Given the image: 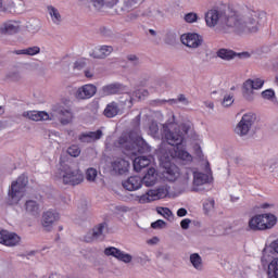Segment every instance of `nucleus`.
Wrapping results in <instances>:
<instances>
[{"label": "nucleus", "mask_w": 278, "mask_h": 278, "mask_svg": "<svg viewBox=\"0 0 278 278\" xmlns=\"http://www.w3.org/2000/svg\"><path fill=\"white\" fill-rule=\"evenodd\" d=\"M204 18L207 27H217L222 34L229 31L255 34L260 30V15L255 11H248L241 15L215 7L205 13Z\"/></svg>", "instance_id": "nucleus-1"}, {"label": "nucleus", "mask_w": 278, "mask_h": 278, "mask_svg": "<svg viewBox=\"0 0 278 278\" xmlns=\"http://www.w3.org/2000/svg\"><path fill=\"white\" fill-rule=\"evenodd\" d=\"M60 166L55 173V179L64 184V186H79L84 184V172L79 168V165H74L73 162L66 157L61 156Z\"/></svg>", "instance_id": "nucleus-2"}, {"label": "nucleus", "mask_w": 278, "mask_h": 278, "mask_svg": "<svg viewBox=\"0 0 278 278\" xmlns=\"http://www.w3.org/2000/svg\"><path fill=\"white\" fill-rule=\"evenodd\" d=\"M188 131H190V126L186 124H181L177 127L175 115H172V118L162 125V136L170 147L177 148L184 144Z\"/></svg>", "instance_id": "nucleus-3"}, {"label": "nucleus", "mask_w": 278, "mask_h": 278, "mask_svg": "<svg viewBox=\"0 0 278 278\" xmlns=\"http://www.w3.org/2000/svg\"><path fill=\"white\" fill-rule=\"evenodd\" d=\"M119 144L126 149V151H130L131 155H138V153H149L151 148L147 144V141L142 139L140 136H136L134 132L127 136H123L119 138Z\"/></svg>", "instance_id": "nucleus-4"}, {"label": "nucleus", "mask_w": 278, "mask_h": 278, "mask_svg": "<svg viewBox=\"0 0 278 278\" xmlns=\"http://www.w3.org/2000/svg\"><path fill=\"white\" fill-rule=\"evenodd\" d=\"M277 225V217L270 213L258 214L250 218L248 229L250 231H266Z\"/></svg>", "instance_id": "nucleus-5"}, {"label": "nucleus", "mask_w": 278, "mask_h": 278, "mask_svg": "<svg viewBox=\"0 0 278 278\" xmlns=\"http://www.w3.org/2000/svg\"><path fill=\"white\" fill-rule=\"evenodd\" d=\"M27 188V179L24 176L18 177L11 184L8 194V203L10 205H18V202L25 197Z\"/></svg>", "instance_id": "nucleus-6"}, {"label": "nucleus", "mask_w": 278, "mask_h": 278, "mask_svg": "<svg viewBox=\"0 0 278 278\" xmlns=\"http://www.w3.org/2000/svg\"><path fill=\"white\" fill-rule=\"evenodd\" d=\"M264 87V79L255 78L248 79L242 85V94L245 101L255 100V90H260Z\"/></svg>", "instance_id": "nucleus-7"}, {"label": "nucleus", "mask_w": 278, "mask_h": 278, "mask_svg": "<svg viewBox=\"0 0 278 278\" xmlns=\"http://www.w3.org/2000/svg\"><path fill=\"white\" fill-rule=\"evenodd\" d=\"M161 162L163 166V178L165 181L175 182L181 176V170L177 167V165L169 163L168 160L164 162V159L161 156Z\"/></svg>", "instance_id": "nucleus-8"}, {"label": "nucleus", "mask_w": 278, "mask_h": 278, "mask_svg": "<svg viewBox=\"0 0 278 278\" xmlns=\"http://www.w3.org/2000/svg\"><path fill=\"white\" fill-rule=\"evenodd\" d=\"M253 123H255V115H253V113L244 114L237 124L235 134H237V136H248L249 131H251V127H253Z\"/></svg>", "instance_id": "nucleus-9"}, {"label": "nucleus", "mask_w": 278, "mask_h": 278, "mask_svg": "<svg viewBox=\"0 0 278 278\" xmlns=\"http://www.w3.org/2000/svg\"><path fill=\"white\" fill-rule=\"evenodd\" d=\"M104 255H106V257H115V260H118V262H123L124 264H131L134 260L131 254H127L115 247L105 248Z\"/></svg>", "instance_id": "nucleus-10"}, {"label": "nucleus", "mask_w": 278, "mask_h": 278, "mask_svg": "<svg viewBox=\"0 0 278 278\" xmlns=\"http://www.w3.org/2000/svg\"><path fill=\"white\" fill-rule=\"evenodd\" d=\"M111 53H114V47L110 45H101L89 50V56L93 60H105Z\"/></svg>", "instance_id": "nucleus-11"}, {"label": "nucleus", "mask_w": 278, "mask_h": 278, "mask_svg": "<svg viewBox=\"0 0 278 278\" xmlns=\"http://www.w3.org/2000/svg\"><path fill=\"white\" fill-rule=\"evenodd\" d=\"M180 41L189 49H199L203 45V37L197 33H188L180 36Z\"/></svg>", "instance_id": "nucleus-12"}, {"label": "nucleus", "mask_w": 278, "mask_h": 278, "mask_svg": "<svg viewBox=\"0 0 278 278\" xmlns=\"http://www.w3.org/2000/svg\"><path fill=\"white\" fill-rule=\"evenodd\" d=\"M54 115L53 121L55 118H59L61 125H68L71 121H73V112L68 109H65L64 106H54L53 113H50Z\"/></svg>", "instance_id": "nucleus-13"}, {"label": "nucleus", "mask_w": 278, "mask_h": 278, "mask_svg": "<svg viewBox=\"0 0 278 278\" xmlns=\"http://www.w3.org/2000/svg\"><path fill=\"white\" fill-rule=\"evenodd\" d=\"M60 220V213L55 211H46L42 213L41 225L46 231H51L53 224Z\"/></svg>", "instance_id": "nucleus-14"}, {"label": "nucleus", "mask_w": 278, "mask_h": 278, "mask_svg": "<svg viewBox=\"0 0 278 278\" xmlns=\"http://www.w3.org/2000/svg\"><path fill=\"white\" fill-rule=\"evenodd\" d=\"M21 242V237L15 232L0 229V244L4 247H16Z\"/></svg>", "instance_id": "nucleus-15"}, {"label": "nucleus", "mask_w": 278, "mask_h": 278, "mask_svg": "<svg viewBox=\"0 0 278 278\" xmlns=\"http://www.w3.org/2000/svg\"><path fill=\"white\" fill-rule=\"evenodd\" d=\"M96 94H97V86L92 84H88L77 89L76 99H79V100L92 99V97Z\"/></svg>", "instance_id": "nucleus-16"}, {"label": "nucleus", "mask_w": 278, "mask_h": 278, "mask_svg": "<svg viewBox=\"0 0 278 278\" xmlns=\"http://www.w3.org/2000/svg\"><path fill=\"white\" fill-rule=\"evenodd\" d=\"M24 118L29 121H53L54 115L45 111H27L23 113Z\"/></svg>", "instance_id": "nucleus-17"}, {"label": "nucleus", "mask_w": 278, "mask_h": 278, "mask_svg": "<svg viewBox=\"0 0 278 278\" xmlns=\"http://www.w3.org/2000/svg\"><path fill=\"white\" fill-rule=\"evenodd\" d=\"M111 170L114 175H125L129 170V161L125 159H116L111 163Z\"/></svg>", "instance_id": "nucleus-18"}, {"label": "nucleus", "mask_w": 278, "mask_h": 278, "mask_svg": "<svg viewBox=\"0 0 278 278\" xmlns=\"http://www.w3.org/2000/svg\"><path fill=\"white\" fill-rule=\"evenodd\" d=\"M89 3L97 12H105L114 8L118 3V0H89Z\"/></svg>", "instance_id": "nucleus-19"}, {"label": "nucleus", "mask_w": 278, "mask_h": 278, "mask_svg": "<svg viewBox=\"0 0 278 278\" xmlns=\"http://www.w3.org/2000/svg\"><path fill=\"white\" fill-rule=\"evenodd\" d=\"M103 224H100L98 226H94L91 230H89L85 237L84 242H94V240H100V238H103Z\"/></svg>", "instance_id": "nucleus-20"}, {"label": "nucleus", "mask_w": 278, "mask_h": 278, "mask_svg": "<svg viewBox=\"0 0 278 278\" xmlns=\"http://www.w3.org/2000/svg\"><path fill=\"white\" fill-rule=\"evenodd\" d=\"M122 185L125 190L134 192V190H140V188H142V178L139 176H130L127 180H124Z\"/></svg>", "instance_id": "nucleus-21"}, {"label": "nucleus", "mask_w": 278, "mask_h": 278, "mask_svg": "<svg viewBox=\"0 0 278 278\" xmlns=\"http://www.w3.org/2000/svg\"><path fill=\"white\" fill-rule=\"evenodd\" d=\"M21 31V24L18 22H7L0 26V34L12 36Z\"/></svg>", "instance_id": "nucleus-22"}, {"label": "nucleus", "mask_w": 278, "mask_h": 278, "mask_svg": "<svg viewBox=\"0 0 278 278\" xmlns=\"http://www.w3.org/2000/svg\"><path fill=\"white\" fill-rule=\"evenodd\" d=\"M277 258L276 252L273 251V248H264L261 256V263L264 268H268V264L275 262Z\"/></svg>", "instance_id": "nucleus-23"}, {"label": "nucleus", "mask_w": 278, "mask_h": 278, "mask_svg": "<svg viewBox=\"0 0 278 278\" xmlns=\"http://www.w3.org/2000/svg\"><path fill=\"white\" fill-rule=\"evenodd\" d=\"M178 179L179 180L175 186V190L178 194H184V192L188 190V186L190 184V174L186 172L185 174H181Z\"/></svg>", "instance_id": "nucleus-24"}, {"label": "nucleus", "mask_w": 278, "mask_h": 278, "mask_svg": "<svg viewBox=\"0 0 278 278\" xmlns=\"http://www.w3.org/2000/svg\"><path fill=\"white\" fill-rule=\"evenodd\" d=\"M103 136V131L97 130V131H89V132H83L78 136V140L80 142H96V140H101V137Z\"/></svg>", "instance_id": "nucleus-25"}, {"label": "nucleus", "mask_w": 278, "mask_h": 278, "mask_svg": "<svg viewBox=\"0 0 278 278\" xmlns=\"http://www.w3.org/2000/svg\"><path fill=\"white\" fill-rule=\"evenodd\" d=\"M170 155L176 160L185 162V164H190V162H192V155L188 153V151L179 149V147L174 149Z\"/></svg>", "instance_id": "nucleus-26"}, {"label": "nucleus", "mask_w": 278, "mask_h": 278, "mask_svg": "<svg viewBox=\"0 0 278 278\" xmlns=\"http://www.w3.org/2000/svg\"><path fill=\"white\" fill-rule=\"evenodd\" d=\"M141 181L148 188L151 186H155V182L157 181V174L155 173V168L153 167L149 168L147 174L141 179Z\"/></svg>", "instance_id": "nucleus-27"}, {"label": "nucleus", "mask_w": 278, "mask_h": 278, "mask_svg": "<svg viewBox=\"0 0 278 278\" xmlns=\"http://www.w3.org/2000/svg\"><path fill=\"white\" fill-rule=\"evenodd\" d=\"M170 192V187L161 186L156 189H151V194L154 198V201H160V199H166Z\"/></svg>", "instance_id": "nucleus-28"}, {"label": "nucleus", "mask_w": 278, "mask_h": 278, "mask_svg": "<svg viewBox=\"0 0 278 278\" xmlns=\"http://www.w3.org/2000/svg\"><path fill=\"white\" fill-rule=\"evenodd\" d=\"M217 58L224 60L225 62H231L235 58H238V53L233 50L222 48L216 52Z\"/></svg>", "instance_id": "nucleus-29"}, {"label": "nucleus", "mask_w": 278, "mask_h": 278, "mask_svg": "<svg viewBox=\"0 0 278 278\" xmlns=\"http://www.w3.org/2000/svg\"><path fill=\"white\" fill-rule=\"evenodd\" d=\"M119 112L121 108H118V104L116 102H111L104 109L103 114L106 118H114V116H118Z\"/></svg>", "instance_id": "nucleus-30"}, {"label": "nucleus", "mask_w": 278, "mask_h": 278, "mask_svg": "<svg viewBox=\"0 0 278 278\" xmlns=\"http://www.w3.org/2000/svg\"><path fill=\"white\" fill-rule=\"evenodd\" d=\"M149 164H151V159L147 156H138L134 160V169L137 173H140V170H142V168H147Z\"/></svg>", "instance_id": "nucleus-31"}, {"label": "nucleus", "mask_w": 278, "mask_h": 278, "mask_svg": "<svg viewBox=\"0 0 278 278\" xmlns=\"http://www.w3.org/2000/svg\"><path fill=\"white\" fill-rule=\"evenodd\" d=\"M25 211L31 216H38L40 214V205L34 200H28L25 203Z\"/></svg>", "instance_id": "nucleus-32"}, {"label": "nucleus", "mask_w": 278, "mask_h": 278, "mask_svg": "<svg viewBox=\"0 0 278 278\" xmlns=\"http://www.w3.org/2000/svg\"><path fill=\"white\" fill-rule=\"evenodd\" d=\"M210 179V176L206 174L194 172L193 173V186H204V184H207Z\"/></svg>", "instance_id": "nucleus-33"}, {"label": "nucleus", "mask_w": 278, "mask_h": 278, "mask_svg": "<svg viewBox=\"0 0 278 278\" xmlns=\"http://www.w3.org/2000/svg\"><path fill=\"white\" fill-rule=\"evenodd\" d=\"M15 55H38L40 53V47L34 46L22 50H15Z\"/></svg>", "instance_id": "nucleus-34"}, {"label": "nucleus", "mask_w": 278, "mask_h": 278, "mask_svg": "<svg viewBox=\"0 0 278 278\" xmlns=\"http://www.w3.org/2000/svg\"><path fill=\"white\" fill-rule=\"evenodd\" d=\"M190 263L192 264L195 270H203V258L199 253H193L189 256Z\"/></svg>", "instance_id": "nucleus-35"}, {"label": "nucleus", "mask_w": 278, "mask_h": 278, "mask_svg": "<svg viewBox=\"0 0 278 278\" xmlns=\"http://www.w3.org/2000/svg\"><path fill=\"white\" fill-rule=\"evenodd\" d=\"M118 92H121L119 84H111L102 88V93L105 94L106 97L110 94H118Z\"/></svg>", "instance_id": "nucleus-36"}, {"label": "nucleus", "mask_w": 278, "mask_h": 278, "mask_svg": "<svg viewBox=\"0 0 278 278\" xmlns=\"http://www.w3.org/2000/svg\"><path fill=\"white\" fill-rule=\"evenodd\" d=\"M48 13L55 25H60V23H62V15L60 14V11L58 9H55L52 5H49Z\"/></svg>", "instance_id": "nucleus-37"}, {"label": "nucleus", "mask_w": 278, "mask_h": 278, "mask_svg": "<svg viewBox=\"0 0 278 278\" xmlns=\"http://www.w3.org/2000/svg\"><path fill=\"white\" fill-rule=\"evenodd\" d=\"M268 278H278V257L275 258L267 267Z\"/></svg>", "instance_id": "nucleus-38"}, {"label": "nucleus", "mask_w": 278, "mask_h": 278, "mask_svg": "<svg viewBox=\"0 0 278 278\" xmlns=\"http://www.w3.org/2000/svg\"><path fill=\"white\" fill-rule=\"evenodd\" d=\"M98 175L99 172H97V168L89 167L85 173V179L89 181V184H94L97 181Z\"/></svg>", "instance_id": "nucleus-39"}, {"label": "nucleus", "mask_w": 278, "mask_h": 278, "mask_svg": "<svg viewBox=\"0 0 278 278\" xmlns=\"http://www.w3.org/2000/svg\"><path fill=\"white\" fill-rule=\"evenodd\" d=\"M135 201H138V203H151V201H155V199L153 198L151 190H148L142 195H137Z\"/></svg>", "instance_id": "nucleus-40"}, {"label": "nucleus", "mask_w": 278, "mask_h": 278, "mask_svg": "<svg viewBox=\"0 0 278 278\" xmlns=\"http://www.w3.org/2000/svg\"><path fill=\"white\" fill-rule=\"evenodd\" d=\"M66 153L71 157H79L81 155V148L77 144H72L67 148Z\"/></svg>", "instance_id": "nucleus-41"}, {"label": "nucleus", "mask_w": 278, "mask_h": 278, "mask_svg": "<svg viewBox=\"0 0 278 278\" xmlns=\"http://www.w3.org/2000/svg\"><path fill=\"white\" fill-rule=\"evenodd\" d=\"M186 23H197L199 21V15L194 12L187 13L184 17Z\"/></svg>", "instance_id": "nucleus-42"}, {"label": "nucleus", "mask_w": 278, "mask_h": 278, "mask_svg": "<svg viewBox=\"0 0 278 278\" xmlns=\"http://www.w3.org/2000/svg\"><path fill=\"white\" fill-rule=\"evenodd\" d=\"M150 134L153 136V138H160V126H157V123L152 122L150 125Z\"/></svg>", "instance_id": "nucleus-43"}, {"label": "nucleus", "mask_w": 278, "mask_h": 278, "mask_svg": "<svg viewBox=\"0 0 278 278\" xmlns=\"http://www.w3.org/2000/svg\"><path fill=\"white\" fill-rule=\"evenodd\" d=\"M157 213L161 214V216H164V218H168L169 216H173V212L169 211L168 207H160L157 210Z\"/></svg>", "instance_id": "nucleus-44"}, {"label": "nucleus", "mask_w": 278, "mask_h": 278, "mask_svg": "<svg viewBox=\"0 0 278 278\" xmlns=\"http://www.w3.org/2000/svg\"><path fill=\"white\" fill-rule=\"evenodd\" d=\"M7 79H11V81H21V74L18 72H11L7 75Z\"/></svg>", "instance_id": "nucleus-45"}, {"label": "nucleus", "mask_w": 278, "mask_h": 278, "mask_svg": "<svg viewBox=\"0 0 278 278\" xmlns=\"http://www.w3.org/2000/svg\"><path fill=\"white\" fill-rule=\"evenodd\" d=\"M126 59L128 60V62H131L134 66H138V64H140V59L136 54H128Z\"/></svg>", "instance_id": "nucleus-46"}, {"label": "nucleus", "mask_w": 278, "mask_h": 278, "mask_svg": "<svg viewBox=\"0 0 278 278\" xmlns=\"http://www.w3.org/2000/svg\"><path fill=\"white\" fill-rule=\"evenodd\" d=\"M152 229H164L166 227V222L159 219L151 224Z\"/></svg>", "instance_id": "nucleus-47"}, {"label": "nucleus", "mask_w": 278, "mask_h": 278, "mask_svg": "<svg viewBox=\"0 0 278 278\" xmlns=\"http://www.w3.org/2000/svg\"><path fill=\"white\" fill-rule=\"evenodd\" d=\"M261 94H262L263 99L269 100V99H274L275 91L273 89H267V90L263 91Z\"/></svg>", "instance_id": "nucleus-48"}, {"label": "nucleus", "mask_w": 278, "mask_h": 278, "mask_svg": "<svg viewBox=\"0 0 278 278\" xmlns=\"http://www.w3.org/2000/svg\"><path fill=\"white\" fill-rule=\"evenodd\" d=\"M214 205H215L214 200H207L205 202L204 210H205L206 214L212 212V210H214Z\"/></svg>", "instance_id": "nucleus-49"}, {"label": "nucleus", "mask_w": 278, "mask_h": 278, "mask_svg": "<svg viewBox=\"0 0 278 278\" xmlns=\"http://www.w3.org/2000/svg\"><path fill=\"white\" fill-rule=\"evenodd\" d=\"M233 103V96H226L223 100L224 108H229Z\"/></svg>", "instance_id": "nucleus-50"}, {"label": "nucleus", "mask_w": 278, "mask_h": 278, "mask_svg": "<svg viewBox=\"0 0 278 278\" xmlns=\"http://www.w3.org/2000/svg\"><path fill=\"white\" fill-rule=\"evenodd\" d=\"M176 40H177V35L172 34V33L166 35L167 45H174V42H176Z\"/></svg>", "instance_id": "nucleus-51"}, {"label": "nucleus", "mask_w": 278, "mask_h": 278, "mask_svg": "<svg viewBox=\"0 0 278 278\" xmlns=\"http://www.w3.org/2000/svg\"><path fill=\"white\" fill-rule=\"evenodd\" d=\"M135 97H138V99H144V97H149V90L143 89L142 91H135Z\"/></svg>", "instance_id": "nucleus-52"}, {"label": "nucleus", "mask_w": 278, "mask_h": 278, "mask_svg": "<svg viewBox=\"0 0 278 278\" xmlns=\"http://www.w3.org/2000/svg\"><path fill=\"white\" fill-rule=\"evenodd\" d=\"M141 3H144V0H128L127 4L130 8H138V5H141Z\"/></svg>", "instance_id": "nucleus-53"}, {"label": "nucleus", "mask_w": 278, "mask_h": 278, "mask_svg": "<svg viewBox=\"0 0 278 278\" xmlns=\"http://www.w3.org/2000/svg\"><path fill=\"white\" fill-rule=\"evenodd\" d=\"M190 223H192V220H190L188 218L182 219L181 223H180L181 229H189L190 228Z\"/></svg>", "instance_id": "nucleus-54"}, {"label": "nucleus", "mask_w": 278, "mask_h": 278, "mask_svg": "<svg viewBox=\"0 0 278 278\" xmlns=\"http://www.w3.org/2000/svg\"><path fill=\"white\" fill-rule=\"evenodd\" d=\"M84 74L87 79H92V77H94V72L90 68L85 70Z\"/></svg>", "instance_id": "nucleus-55"}, {"label": "nucleus", "mask_w": 278, "mask_h": 278, "mask_svg": "<svg viewBox=\"0 0 278 278\" xmlns=\"http://www.w3.org/2000/svg\"><path fill=\"white\" fill-rule=\"evenodd\" d=\"M270 249H273V251L276 253V255H278V239L270 243Z\"/></svg>", "instance_id": "nucleus-56"}, {"label": "nucleus", "mask_w": 278, "mask_h": 278, "mask_svg": "<svg viewBox=\"0 0 278 278\" xmlns=\"http://www.w3.org/2000/svg\"><path fill=\"white\" fill-rule=\"evenodd\" d=\"M178 101H179L180 103H185V105H188V103H190V102L188 101V98H186L185 94H179V96H178Z\"/></svg>", "instance_id": "nucleus-57"}, {"label": "nucleus", "mask_w": 278, "mask_h": 278, "mask_svg": "<svg viewBox=\"0 0 278 278\" xmlns=\"http://www.w3.org/2000/svg\"><path fill=\"white\" fill-rule=\"evenodd\" d=\"M187 214H188V211L186 208H179L177 211V216H179L180 218L184 216H187Z\"/></svg>", "instance_id": "nucleus-58"}, {"label": "nucleus", "mask_w": 278, "mask_h": 278, "mask_svg": "<svg viewBox=\"0 0 278 278\" xmlns=\"http://www.w3.org/2000/svg\"><path fill=\"white\" fill-rule=\"evenodd\" d=\"M84 66H86V62L76 61V62L74 63V68L81 70V68H84Z\"/></svg>", "instance_id": "nucleus-59"}, {"label": "nucleus", "mask_w": 278, "mask_h": 278, "mask_svg": "<svg viewBox=\"0 0 278 278\" xmlns=\"http://www.w3.org/2000/svg\"><path fill=\"white\" fill-rule=\"evenodd\" d=\"M238 58H251L249 52L237 53Z\"/></svg>", "instance_id": "nucleus-60"}, {"label": "nucleus", "mask_w": 278, "mask_h": 278, "mask_svg": "<svg viewBox=\"0 0 278 278\" xmlns=\"http://www.w3.org/2000/svg\"><path fill=\"white\" fill-rule=\"evenodd\" d=\"M128 18H129V21H136V18H138V13H130L128 15Z\"/></svg>", "instance_id": "nucleus-61"}, {"label": "nucleus", "mask_w": 278, "mask_h": 278, "mask_svg": "<svg viewBox=\"0 0 278 278\" xmlns=\"http://www.w3.org/2000/svg\"><path fill=\"white\" fill-rule=\"evenodd\" d=\"M80 207H81V210H88V202H83L81 204H80Z\"/></svg>", "instance_id": "nucleus-62"}, {"label": "nucleus", "mask_w": 278, "mask_h": 278, "mask_svg": "<svg viewBox=\"0 0 278 278\" xmlns=\"http://www.w3.org/2000/svg\"><path fill=\"white\" fill-rule=\"evenodd\" d=\"M151 242H152L153 244H155V242H160V239H159L157 237H154V238L151 240Z\"/></svg>", "instance_id": "nucleus-63"}, {"label": "nucleus", "mask_w": 278, "mask_h": 278, "mask_svg": "<svg viewBox=\"0 0 278 278\" xmlns=\"http://www.w3.org/2000/svg\"><path fill=\"white\" fill-rule=\"evenodd\" d=\"M149 31H150L151 36H157V33H155L154 29H150Z\"/></svg>", "instance_id": "nucleus-64"}]
</instances>
